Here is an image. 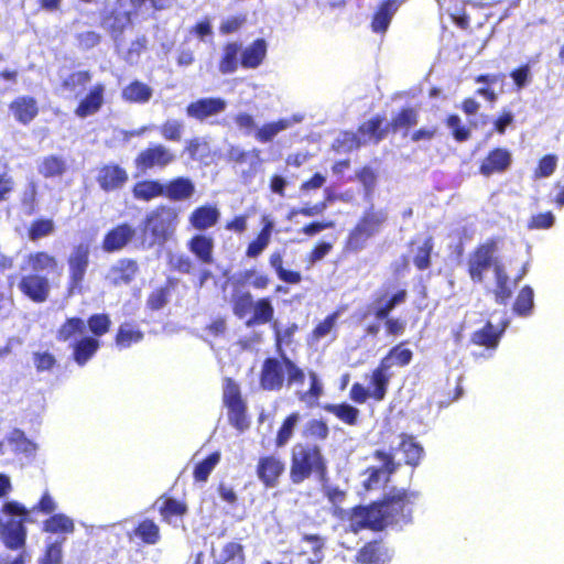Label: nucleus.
Returning a JSON list of instances; mask_svg holds the SVG:
<instances>
[{
	"instance_id": "nucleus-1",
	"label": "nucleus",
	"mask_w": 564,
	"mask_h": 564,
	"mask_svg": "<svg viewBox=\"0 0 564 564\" xmlns=\"http://www.w3.org/2000/svg\"><path fill=\"white\" fill-rule=\"evenodd\" d=\"M416 496L403 489L389 494L383 501L358 507L350 517V528L357 533L364 529L379 531L389 525L411 522L412 506Z\"/></svg>"
},
{
	"instance_id": "nucleus-2",
	"label": "nucleus",
	"mask_w": 564,
	"mask_h": 564,
	"mask_svg": "<svg viewBox=\"0 0 564 564\" xmlns=\"http://www.w3.org/2000/svg\"><path fill=\"white\" fill-rule=\"evenodd\" d=\"M327 470L326 458L318 445L297 443L292 447L290 478L293 484H301L312 475L324 482Z\"/></svg>"
},
{
	"instance_id": "nucleus-3",
	"label": "nucleus",
	"mask_w": 564,
	"mask_h": 564,
	"mask_svg": "<svg viewBox=\"0 0 564 564\" xmlns=\"http://www.w3.org/2000/svg\"><path fill=\"white\" fill-rule=\"evenodd\" d=\"M304 379L303 369L283 355L281 358L269 357L263 361L259 383L264 391H281L285 382L290 388L302 384Z\"/></svg>"
},
{
	"instance_id": "nucleus-4",
	"label": "nucleus",
	"mask_w": 564,
	"mask_h": 564,
	"mask_svg": "<svg viewBox=\"0 0 564 564\" xmlns=\"http://www.w3.org/2000/svg\"><path fill=\"white\" fill-rule=\"evenodd\" d=\"M25 507L17 501H8L0 509V538L10 550L22 549L26 540Z\"/></svg>"
},
{
	"instance_id": "nucleus-5",
	"label": "nucleus",
	"mask_w": 564,
	"mask_h": 564,
	"mask_svg": "<svg viewBox=\"0 0 564 564\" xmlns=\"http://www.w3.org/2000/svg\"><path fill=\"white\" fill-rule=\"evenodd\" d=\"M177 226V214L169 206H160L147 214L143 220L144 242L149 247L164 245L173 235Z\"/></svg>"
},
{
	"instance_id": "nucleus-6",
	"label": "nucleus",
	"mask_w": 564,
	"mask_h": 564,
	"mask_svg": "<svg viewBox=\"0 0 564 564\" xmlns=\"http://www.w3.org/2000/svg\"><path fill=\"white\" fill-rule=\"evenodd\" d=\"M388 219V212L383 208L375 209L372 206L365 212L354 230L349 234L348 247L360 251L366 247L368 239L377 235Z\"/></svg>"
},
{
	"instance_id": "nucleus-7",
	"label": "nucleus",
	"mask_w": 564,
	"mask_h": 564,
	"mask_svg": "<svg viewBox=\"0 0 564 564\" xmlns=\"http://www.w3.org/2000/svg\"><path fill=\"white\" fill-rule=\"evenodd\" d=\"M90 247L82 242L74 247L67 258L68 267V293L83 292V282L89 265Z\"/></svg>"
},
{
	"instance_id": "nucleus-8",
	"label": "nucleus",
	"mask_w": 564,
	"mask_h": 564,
	"mask_svg": "<svg viewBox=\"0 0 564 564\" xmlns=\"http://www.w3.org/2000/svg\"><path fill=\"white\" fill-rule=\"evenodd\" d=\"M176 161V154L163 144H154L141 151L135 158V165L142 171L163 170Z\"/></svg>"
},
{
	"instance_id": "nucleus-9",
	"label": "nucleus",
	"mask_w": 564,
	"mask_h": 564,
	"mask_svg": "<svg viewBox=\"0 0 564 564\" xmlns=\"http://www.w3.org/2000/svg\"><path fill=\"white\" fill-rule=\"evenodd\" d=\"M497 252L495 241H488L479 246L468 259V272L474 282L480 283L484 280V272L492 264L495 265L494 256Z\"/></svg>"
},
{
	"instance_id": "nucleus-10",
	"label": "nucleus",
	"mask_w": 564,
	"mask_h": 564,
	"mask_svg": "<svg viewBox=\"0 0 564 564\" xmlns=\"http://www.w3.org/2000/svg\"><path fill=\"white\" fill-rule=\"evenodd\" d=\"M19 290L34 303H44L51 293V283L47 275L29 273L22 275L18 284Z\"/></svg>"
},
{
	"instance_id": "nucleus-11",
	"label": "nucleus",
	"mask_w": 564,
	"mask_h": 564,
	"mask_svg": "<svg viewBox=\"0 0 564 564\" xmlns=\"http://www.w3.org/2000/svg\"><path fill=\"white\" fill-rule=\"evenodd\" d=\"M375 457L378 459L379 465L368 468V477L364 480V486L367 490H373L384 485L392 473L395 470V464L391 455L377 451Z\"/></svg>"
},
{
	"instance_id": "nucleus-12",
	"label": "nucleus",
	"mask_w": 564,
	"mask_h": 564,
	"mask_svg": "<svg viewBox=\"0 0 564 564\" xmlns=\"http://www.w3.org/2000/svg\"><path fill=\"white\" fill-rule=\"evenodd\" d=\"M303 119V115L294 113L291 117L280 118L275 121L265 122L256 129L253 137L260 143L272 142L279 133L292 128L294 124L302 122Z\"/></svg>"
},
{
	"instance_id": "nucleus-13",
	"label": "nucleus",
	"mask_w": 564,
	"mask_h": 564,
	"mask_svg": "<svg viewBox=\"0 0 564 564\" xmlns=\"http://www.w3.org/2000/svg\"><path fill=\"white\" fill-rule=\"evenodd\" d=\"M227 108V101L219 97L200 98L186 107V115L199 121L219 115Z\"/></svg>"
},
{
	"instance_id": "nucleus-14",
	"label": "nucleus",
	"mask_w": 564,
	"mask_h": 564,
	"mask_svg": "<svg viewBox=\"0 0 564 564\" xmlns=\"http://www.w3.org/2000/svg\"><path fill=\"white\" fill-rule=\"evenodd\" d=\"M138 264L131 259H119L106 274V280L112 285L129 284L135 276Z\"/></svg>"
},
{
	"instance_id": "nucleus-15",
	"label": "nucleus",
	"mask_w": 564,
	"mask_h": 564,
	"mask_svg": "<svg viewBox=\"0 0 564 564\" xmlns=\"http://www.w3.org/2000/svg\"><path fill=\"white\" fill-rule=\"evenodd\" d=\"M25 267L22 269H30L31 273H37V274H50L59 272V264L57 259L45 252V251H37V252H31L25 257L24 260Z\"/></svg>"
},
{
	"instance_id": "nucleus-16",
	"label": "nucleus",
	"mask_w": 564,
	"mask_h": 564,
	"mask_svg": "<svg viewBox=\"0 0 564 564\" xmlns=\"http://www.w3.org/2000/svg\"><path fill=\"white\" fill-rule=\"evenodd\" d=\"M381 121L378 119H371L365 122L359 129V135L346 132L343 135V142L348 143V150L358 148L361 143L369 141L378 142L381 139L380 134Z\"/></svg>"
},
{
	"instance_id": "nucleus-17",
	"label": "nucleus",
	"mask_w": 564,
	"mask_h": 564,
	"mask_svg": "<svg viewBox=\"0 0 564 564\" xmlns=\"http://www.w3.org/2000/svg\"><path fill=\"white\" fill-rule=\"evenodd\" d=\"M135 235V229L129 224H121L111 229L104 238L102 248L115 252L124 248Z\"/></svg>"
},
{
	"instance_id": "nucleus-18",
	"label": "nucleus",
	"mask_w": 564,
	"mask_h": 564,
	"mask_svg": "<svg viewBox=\"0 0 564 564\" xmlns=\"http://www.w3.org/2000/svg\"><path fill=\"white\" fill-rule=\"evenodd\" d=\"M147 0H117V8L112 13V28L122 32L131 23L132 14L137 13Z\"/></svg>"
},
{
	"instance_id": "nucleus-19",
	"label": "nucleus",
	"mask_w": 564,
	"mask_h": 564,
	"mask_svg": "<svg viewBox=\"0 0 564 564\" xmlns=\"http://www.w3.org/2000/svg\"><path fill=\"white\" fill-rule=\"evenodd\" d=\"M283 471L284 463L279 457H262L258 463V477L267 487H275L278 478L281 476Z\"/></svg>"
},
{
	"instance_id": "nucleus-20",
	"label": "nucleus",
	"mask_w": 564,
	"mask_h": 564,
	"mask_svg": "<svg viewBox=\"0 0 564 564\" xmlns=\"http://www.w3.org/2000/svg\"><path fill=\"white\" fill-rule=\"evenodd\" d=\"M408 297L406 290H399L391 296L383 295L369 306V312L373 314L377 319H387L389 314L400 304L404 303Z\"/></svg>"
},
{
	"instance_id": "nucleus-21",
	"label": "nucleus",
	"mask_w": 564,
	"mask_h": 564,
	"mask_svg": "<svg viewBox=\"0 0 564 564\" xmlns=\"http://www.w3.org/2000/svg\"><path fill=\"white\" fill-rule=\"evenodd\" d=\"M128 180L126 170L119 165H105L99 170L97 181L99 186L107 192L118 189L123 186Z\"/></svg>"
},
{
	"instance_id": "nucleus-22",
	"label": "nucleus",
	"mask_w": 564,
	"mask_h": 564,
	"mask_svg": "<svg viewBox=\"0 0 564 564\" xmlns=\"http://www.w3.org/2000/svg\"><path fill=\"white\" fill-rule=\"evenodd\" d=\"M393 551L380 543H368L358 553V561L362 564H389Z\"/></svg>"
},
{
	"instance_id": "nucleus-23",
	"label": "nucleus",
	"mask_w": 564,
	"mask_h": 564,
	"mask_svg": "<svg viewBox=\"0 0 564 564\" xmlns=\"http://www.w3.org/2000/svg\"><path fill=\"white\" fill-rule=\"evenodd\" d=\"M511 164V153L507 149L492 150L480 165V173L489 176L506 171Z\"/></svg>"
},
{
	"instance_id": "nucleus-24",
	"label": "nucleus",
	"mask_w": 564,
	"mask_h": 564,
	"mask_svg": "<svg viewBox=\"0 0 564 564\" xmlns=\"http://www.w3.org/2000/svg\"><path fill=\"white\" fill-rule=\"evenodd\" d=\"M73 348L74 361L83 367L85 366L100 348V341L93 336H83L70 344Z\"/></svg>"
},
{
	"instance_id": "nucleus-25",
	"label": "nucleus",
	"mask_w": 564,
	"mask_h": 564,
	"mask_svg": "<svg viewBox=\"0 0 564 564\" xmlns=\"http://www.w3.org/2000/svg\"><path fill=\"white\" fill-rule=\"evenodd\" d=\"M268 45L264 39H257L240 52V64L243 68L259 67L267 55Z\"/></svg>"
},
{
	"instance_id": "nucleus-26",
	"label": "nucleus",
	"mask_w": 564,
	"mask_h": 564,
	"mask_svg": "<svg viewBox=\"0 0 564 564\" xmlns=\"http://www.w3.org/2000/svg\"><path fill=\"white\" fill-rule=\"evenodd\" d=\"M105 86L96 84L77 106L75 113L79 118H86L96 113L104 104Z\"/></svg>"
},
{
	"instance_id": "nucleus-27",
	"label": "nucleus",
	"mask_w": 564,
	"mask_h": 564,
	"mask_svg": "<svg viewBox=\"0 0 564 564\" xmlns=\"http://www.w3.org/2000/svg\"><path fill=\"white\" fill-rule=\"evenodd\" d=\"M7 442L14 454H22L29 460L33 459L36 455L37 445L29 440L25 433L19 429H14L8 434Z\"/></svg>"
},
{
	"instance_id": "nucleus-28",
	"label": "nucleus",
	"mask_w": 564,
	"mask_h": 564,
	"mask_svg": "<svg viewBox=\"0 0 564 564\" xmlns=\"http://www.w3.org/2000/svg\"><path fill=\"white\" fill-rule=\"evenodd\" d=\"M508 325L509 322L503 321L501 322V327L498 328L488 322L481 329L473 334L471 341L476 345L495 349L498 346L499 339Z\"/></svg>"
},
{
	"instance_id": "nucleus-29",
	"label": "nucleus",
	"mask_w": 564,
	"mask_h": 564,
	"mask_svg": "<svg viewBox=\"0 0 564 564\" xmlns=\"http://www.w3.org/2000/svg\"><path fill=\"white\" fill-rule=\"evenodd\" d=\"M195 193L194 183L187 177H176L164 184V196L171 200H185Z\"/></svg>"
},
{
	"instance_id": "nucleus-30",
	"label": "nucleus",
	"mask_w": 564,
	"mask_h": 564,
	"mask_svg": "<svg viewBox=\"0 0 564 564\" xmlns=\"http://www.w3.org/2000/svg\"><path fill=\"white\" fill-rule=\"evenodd\" d=\"M240 52L241 43L239 42H228L224 45L218 64V70L223 75L234 74L238 69Z\"/></svg>"
},
{
	"instance_id": "nucleus-31",
	"label": "nucleus",
	"mask_w": 564,
	"mask_h": 564,
	"mask_svg": "<svg viewBox=\"0 0 564 564\" xmlns=\"http://www.w3.org/2000/svg\"><path fill=\"white\" fill-rule=\"evenodd\" d=\"M398 8V0H387L381 3L371 22L372 31L376 33H386Z\"/></svg>"
},
{
	"instance_id": "nucleus-32",
	"label": "nucleus",
	"mask_w": 564,
	"mask_h": 564,
	"mask_svg": "<svg viewBox=\"0 0 564 564\" xmlns=\"http://www.w3.org/2000/svg\"><path fill=\"white\" fill-rule=\"evenodd\" d=\"M220 213L214 206H200L189 216L191 225L197 230H206L217 224Z\"/></svg>"
},
{
	"instance_id": "nucleus-33",
	"label": "nucleus",
	"mask_w": 564,
	"mask_h": 564,
	"mask_svg": "<svg viewBox=\"0 0 564 564\" xmlns=\"http://www.w3.org/2000/svg\"><path fill=\"white\" fill-rule=\"evenodd\" d=\"M11 110L18 121L29 123L37 115V105L32 97H20L11 104Z\"/></svg>"
},
{
	"instance_id": "nucleus-34",
	"label": "nucleus",
	"mask_w": 564,
	"mask_h": 564,
	"mask_svg": "<svg viewBox=\"0 0 564 564\" xmlns=\"http://www.w3.org/2000/svg\"><path fill=\"white\" fill-rule=\"evenodd\" d=\"M152 95L153 89L140 80L130 83L121 91L123 100L134 104H147L152 98Z\"/></svg>"
},
{
	"instance_id": "nucleus-35",
	"label": "nucleus",
	"mask_w": 564,
	"mask_h": 564,
	"mask_svg": "<svg viewBox=\"0 0 564 564\" xmlns=\"http://www.w3.org/2000/svg\"><path fill=\"white\" fill-rule=\"evenodd\" d=\"M90 79V74L86 70L74 72L63 79L62 93L77 97L84 91Z\"/></svg>"
},
{
	"instance_id": "nucleus-36",
	"label": "nucleus",
	"mask_w": 564,
	"mask_h": 564,
	"mask_svg": "<svg viewBox=\"0 0 564 564\" xmlns=\"http://www.w3.org/2000/svg\"><path fill=\"white\" fill-rule=\"evenodd\" d=\"M86 333V323L79 317L67 318L57 330V339L61 341L74 343Z\"/></svg>"
},
{
	"instance_id": "nucleus-37",
	"label": "nucleus",
	"mask_w": 564,
	"mask_h": 564,
	"mask_svg": "<svg viewBox=\"0 0 564 564\" xmlns=\"http://www.w3.org/2000/svg\"><path fill=\"white\" fill-rule=\"evenodd\" d=\"M188 249L203 263H213L214 240L204 235L194 236L188 242Z\"/></svg>"
},
{
	"instance_id": "nucleus-38",
	"label": "nucleus",
	"mask_w": 564,
	"mask_h": 564,
	"mask_svg": "<svg viewBox=\"0 0 564 564\" xmlns=\"http://www.w3.org/2000/svg\"><path fill=\"white\" fill-rule=\"evenodd\" d=\"M143 339V333L131 323H123L119 326L116 336V346L118 349L130 348Z\"/></svg>"
},
{
	"instance_id": "nucleus-39",
	"label": "nucleus",
	"mask_w": 564,
	"mask_h": 564,
	"mask_svg": "<svg viewBox=\"0 0 564 564\" xmlns=\"http://www.w3.org/2000/svg\"><path fill=\"white\" fill-rule=\"evenodd\" d=\"M67 170V163L65 159L58 155L44 156L37 167L41 175L46 178L62 176Z\"/></svg>"
},
{
	"instance_id": "nucleus-40",
	"label": "nucleus",
	"mask_w": 564,
	"mask_h": 564,
	"mask_svg": "<svg viewBox=\"0 0 564 564\" xmlns=\"http://www.w3.org/2000/svg\"><path fill=\"white\" fill-rule=\"evenodd\" d=\"M391 376L390 370L383 368V366L379 364L371 375V398L377 401L384 399Z\"/></svg>"
},
{
	"instance_id": "nucleus-41",
	"label": "nucleus",
	"mask_w": 564,
	"mask_h": 564,
	"mask_svg": "<svg viewBox=\"0 0 564 564\" xmlns=\"http://www.w3.org/2000/svg\"><path fill=\"white\" fill-rule=\"evenodd\" d=\"M413 357V352L409 348H403V345H397L389 350L386 357H383L380 364L383 368L390 370L392 367H404L408 366Z\"/></svg>"
},
{
	"instance_id": "nucleus-42",
	"label": "nucleus",
	"mask_w": 564,
	"mask_h": 564,
	"mask_svg": "<svg viewBox=\"0 0 564 564\" xmlns=\"http://www.w3.org/2000/svg\"><path fill=\"white\" fill-rule=\"evenodd\" d=\"M75 530V524L72 518L64 513H55L43 522V531L54 534L65 533L70 534Z\"/></svg>"
},
{
	"instance_id": "nucleus-43",
	"label": "nucleus",
	"mask_w": 564,
	"mask_h": 564,
	"mask_svg": "<svg viewBox=\"0 0 564 564\" xmlns=\"http://www.w3.org/2000/svg\"><path fill=\"white\" fill-rule=\"evenodd\" d=\"M164 195V184L160 181L138 182L133 187V196L141 200H151Z\"/></svg>"
},
{
	"instance_id": "nucleus-44",
	"label": "nucleus",
	"mask_w": 564,
	"mask_h": 564,
	"mask_svg": "<svg viewBox=\"0 0 564 564\" xmlns=\"http://www.w3.org/2000/svg\"><path fill=\"white\" fill-rule=\"evenodd\" d=\"M134 535L143 543L154 545L161 539L159 525L150 519L141 521L133 531Z\"/></svg>"
},
{
	"instance_id": "nucleus-45",
	"label": "nucleus",
	"mask_w": 564,
	"mask_h": 564,
	"mask_svg": "<svg viewBox=\"0 0 564 564\" xmlns=\"http://www.w3.org/2000/svg\"><path fill=\"white\" fill-rule=\"evenodd\" d=\"M159 131L164 140L180 142L185 131V122L181 119L169 118L159 127Z\"/></svg>"
},
{
	"instance_id": "nucleus-46",
	"label": "nucleus",
	"mask_w": 564,
	"mask_h": 564,
	"mask_svg": "<svg viewBox=\"0 0 564 564\" xmlns=\"http://www.w3.org/2000/svg\"><path fill=\"white\" fill-rule=\"evenodd\" d=\"M310 389L306 391H296V395L300 401L307 405H314L323 394V384L316 372L310 371Z\"/></svg>"
},
{
	"instance_id": "nucleus-47",
	"label": "nucleus",
	"mask_w": 564,
	"mask_h": 564,
	"mask_svg": "<svg viewBox=\"0 0 564 564\" xmlns=\"http://www.w3.org/2000/svg\"><path fill=\"white\" fill-rule=\"evenodd\" d=\"M273 306L269 299H260L253 304V316L247 322V326L269 323L273 317Z\"/></svg>"
},
{
	"instance_id": "nucleus-48",
	"label": "nucleus",
	"mask_w": 564,
	"mask_h": 564,
	"mask_svg": "<svg viewBox=\"0 0 564 564\" xmlns=\"http://www.w3.org/2000/svg\"><path fill=\"white\" fill-rule=\"evenodd\" d=\"M273 224L268 221L261 229L256 240L249 243L246 252L247 257L257 258L262 253V251L268 247L270 242Z\"/></svg>"
},
{
	"instance_id": "nucleus-49",
	"label": "nucleus",
	"mask_w": 564,
	"mask_h": 564,
	"mask_svg": "<svg viewBox=\"0 0 564 564\" xmlns=\"http://www.w3.org/2000/svg\"><path fill=\"white\" fill-rule=\"evenodd\" d=\"M399 448L403 452L405 463L416 466L423 455V447L411 436H402Z\"/></svg>"
},
{
	"instance_id": "nucleus-50",
	"label": "nucleus",
	"mask_w": 564,
	"mask_h": 564,
	"mask_svg": "<svg viewBox=\"0 0 564 564\" xmlns=\"http://www.w3.org/2000/svg\"><path fill=\"white\" fill-rule=\"evenodd\" d=\"M303 542L306 545L305 552H312V556L308 557V564H319L324 558V539L319 535L306 534L303 536Z\"/></svg>"
},
{
	"instance_id": "nucleus-51",
	"label": "nucleus",
	"mask_w": 564,
	"mask_h": 564,
	"mask_svg": "<svg viewBox=\"0 0 564 564\" xmlns=\"http://www.w3.org/2000/svg\"><path fill=\"white\" fill-rule=\"evenodd\" d=\"M533 297V289L529 285H525L521 289L517 296L513 311L520 316H529L534 306Z\"/></svg>"
},
{
	"instance_id": "nucleus-52",
	"label": "nucleus",
	"mask_w": 564,
	"mask_h": 564,
	"mask_svg": "<svg viewBox=\"0 0 564 564\" xmlns=\"http://www.w3.org/2000/svg\"><path fill=\"white\" fill-rule=\"evenodd\" d=\"M325 410L349 425H355L359 416V410L347 403L329 404Z\"/></svg>"
},
{
	"instance_id": "nucleus-53",
	"label": "nucleus",
	"mask_w": 564,
	"mask_h": 564,
	"mask_svg": "<svg viewBox=\"0 0 564 564\" xmlns=\"http://www.w3.org/2000/svg\"><path fill=\"white\" fill-rule=\"evenodd\" d=\"M220 462V453L214 452L204 460L196 464L194 468V478L196 481L205 482L207 481L210 473Z\"/></svg>"
},
{
	"instance_id": "nucleus-54",
	"label": "nucleus",
	"mask_w": 564,
	"mask_h": 564,
	"mask_svg": "<svg viewBox=\"0 0 564 564\" xmlns=\"http://www.w3.org/2000/svg\"><path fill=\"white\" fill-rule=\"evenodd\" d=\"M215 558L220 564L229 561H237L240 564L243 561L242 546L237 542H228L218 552H215Z\"/></svg>"
},
{
	"instance_id": "nucleus-55",
	"label": "nucleus",
	"mask_w": 564,
	"mask_h": 564,
	"mask_svg": "<svg viewBox=\"0 0 564 564\" xmlns=\"http://www.w3.org/2000/svg\"><path fill=\"white\" fill-rule=\"evenodd\" d=\"M228 409V420L238 431H245L248 427L247 406L245 402L226 405Z\"/></svg>"
},
{
	"instance_id": "nucleus-56",
	"label": "nucleus",
	"mask_w": 564,
	"mask_h": 564,
	"mask_svg": "<svg viewBox=\"0 0 564 564\" xmlns=\"http://www.w3.org/2000/svg\"><path fill=\"white\" fill-rule=\"evenodd\" d=\"M187 507L181 501H177L173 498H167L163 501V503L160 506V513L163 517V519L172 524V518L173 517H182L186 513Z\"/></svg>"
},
{
	"instance_id": "nucleus-57",
	"label": "nucleus",
	"mask_w": 564,
	"mask_h": 564,
	"mask_svg": "<svg viewBox=\"0 0 564 564\" xmlns=\"http://www.w3.org/2000/svg\"><path fill=\"white\" fill-rule=\"evenodd\" d=\"M299 421H300V414L297 412L290 414L284 420L282 426L278 431V435H276V440H275L276 446L282 447L290 441Z\"/></svg>"
},
{
	"instance_id": "nucleus-58",
	"label": "nucleus",
	"mask_w": 564,
	"mask_h": 564,
	"mask_svg": "<svg viewBox=\"0 0 564 564\" xmlns=\"http://www.w3.org/2000/svg\"><path fill=\"white\" fill-rule=\"evenodd\" d=\"M86 323L93 337H101L110 329L111 321L107 314H93Z\"/></svg>"
},
{
	"instance_id": "nucleus-59",
	"label": "nucleus",
	"mask_w": 564,
	"mask_h": 564,
	"mask_svg": "<svg viewBox=\"0 0 564 564\" xmlns=\"http://www.w3.org/2000/svg\"><path fill=\"white\" fill-rule=\"evenodd\" d=\"M66 539L55 541H46V550L44 556L41 558L40 564H61L63 560V543Z\"/></svg>"
},
{
	"instance_id": "nucleus-60",
	"label": "nucleus",
	"mask_w": 564,
	"mask_h": 564,
	"mask_svg": "<svg viewBox=\"0 0 564 564\" xmlns=\"http://www.w3.org/2000/svg\"><path fill=\"white\" fill-rule=\"evenodd\" d=\"M54 221L52 219H37L34 220L29 229V238L36 241L43 237L51 235L54 231Z\"/></svg>"
},
{
	"instance_id": "nucleus-61",
	"label": "nucleus",
	"mask_w": 564,
	"mask_h": 564,
	"mask_svg": "<svg viewBox=\"0 0 564 564\" xmlns=\"http://www.w3.org/2000/svg\"><path fill=\"white\" fill-rule=\"evenodd\" d=\"M247 22V14L239 13L224 18L219 25V32L228 35L238 32Z\"/></svg>"
},
{
	"instance_id": "nucleus-62",
	"label": "nucleus",
	"mask_w": 564,
	"mask_h": 564,
	"mask_svg": "<svg viewBox=\"0 0 564 564\" xmlns=\"http://www.w3.org/2000/svg\"><path fill=\"white\" fill-rule=\"evenodd\" d=\"M223 400L225 405L245 402L241 398L239 384L230 378H226L223 387Z\"/></svg>"
},
{
	"instance_id": "nucleus-63",
	"label": "nucleus",
	"mask_w": 564,
	"mask_h": 564,
	"mask_svg": "<svg viewBox=\"0 0 564 564\" xmlns=\"http://www.w3.org/2000/svg\"><path fill=\"white\" fill-rule=\"evenodd\" d=\"M234 312L239 318H243L251 307H253V299L249 292H242L234 295Z\"/></svg>"
},
{
	"instance_id": "nucleus-64",
	"label": "nucleus",
	"mask_w": 564,
	"mask_h": 564,
	"mask_svg": "<svg viewBox=\"0 0 564 564\" xmlns=\"http://www.w3.org/2000/svg\"><path fill=\"white\" fill-rule=\"evenodd\" d=\"M432 249L433 243L431 239H426L423 245L417 248L413 262L419 270H425L430 267Z\"/></svg>"
}]
</instances>
